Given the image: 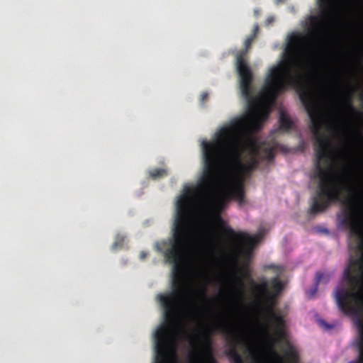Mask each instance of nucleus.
<instances>
[{
	"mask_svg": "<svg viewBox=\"0 0 363 363\" xmlns=\"http://www.w3.org/2000/svg\"><path fill=\"white\" fill-rule=\"evenodd\" d=\"M235 199L242 205L245 201V186H243V179L239 178L235 184L228 182L226 189L220 194L214 203V215L221 211L225 205L231 200Z\"/></svg>",
	"mask_w": 363,
	"mask_h": 363,
	"instance_id": "nucleus-5",
	"label": "nucleus"
},
{
	"mask_svg": "<svg viewBox=\"0 0 363 363\" xmlns=\"http://www.w3.org/2000/svg\"><path fill=\"white\" fill-rule=\"evenodd\" d=\"M191 306H192L191 314L196 315L199 311V306L197 302L194 299L191 300Z\"/></svg>",
	"mask_w": 363,
	"mask_h": 363,
	"instance_id": "nucleus-21",
	"label": "nucleus"
},
{
	"mask_svg": "<svg viewBox=\"0 0 363 363\" xmlns=\"http://www.w3.org/2000/svg\"><path fill=\"white\" fill-rule=\"evenodd\" d=\"M196 296L205 301H209L210 298L207 296V286L206 284H203L196 291Z\"/></svg>",
	"mask_w": 363,
	"mask_h": 363,
	"instance_id": "nucleus-18",
	"label": "nucleus"
},
{
	"mask_svg": "<svg viewBox=\"0 0 363 363\" xmlns=\"http://www.w3.org/2000/svg\"><path fill=\"white\" fill-rule=\"evenodd\" d=\"M260 150V147L256 143H252L251 144V149L250 152V158H253L254 157L255 158H257V156L259 155Z\"/></svg>",
	"mask_w": 363,
	"mask_h": 363,
	"instance_id": "nucleus-19",
	"label": "nucleus"
},
{
	"mask_svg": "<svg viewBox=\"0 0 363 363\" xmlns=\"http://www.w3.org/2000/svg\"><path fill=\"white\" fill-rule=\"evenodd\" d=\"M269 309V312L265 313V315L267 320L274 325L279 335L281 337H283L284 335V331L283 330L284 326V319L282 315L277 313L275 310L272 311V308Z\"/></svg>",
	"mask_w": 363,
	"mask_h": 363,
	"instance_id": "nucleus-8",
	"label": "nucleus"
},
{
	"mask_svg": "<svg viewBox=\"0 0 363 363\" xmlns=\"http://www.w3.org/2000/svg\"><path fill=\"white\" fill-rule=\"evenodd\" d=\"M254 13H255V15L256 16H259V10L258 9H255Z\"/></svg>",
	"mask_w": 363,
	"mask_h": 363,
	"instance_id": "nucleus-30",
	"label": "nucleus"
},
{
	"mask_svg": "<svg viewBox=\"0 0 363 363\" xmlns=\"http://www.w3.org/2000/svg\"><path fill=\"white\" fill-rule=\"evenodd\" d=\"M355 90H356V86H354L352 84L349 85L347 96L345 98V108L348 111H350L352 113H355V114L358 115L359 117L362 118L363 113L362 112H358L355 109V108L354 107V106L352 103V96H353V94H354V92Z\"/></svg>",
	"mask_w": 363,
	"mask_h": 363,
	"instance_id": "nucleus-12",
	"label": "nucleus"
},
{
	"mask_svg": "<svg viewBox=\"0 0 363 363\" xmlns=\"http://www.w3.org/2000/svg\"><path fill=\"white\" fill-rule=\"evenodd\" d=\"M250 115L233 119L230 123L220 128L212 141H203V174L194 186H186L185 194L177 202V212L172 229V237L163 242V251L167 262L173 264L172 291L160 294L157 299L163 310H181V299L190 291L184 280L182 269L186 252L191 240V207L196 199L208 196L220 182L224 162L229 161L235 169L228 182L235 184L239 178L250 174L259 161L250 158L244 163L242 160L243 148L242 136L245 133L259 131L269 116V111L262 105L248 106Z\"/></svg>",
	"mask_w": 363,
	"mask_h": 363,
	"instance_id": "nucleus-1",
	"label": "nucleus"
},
{
	"mask_svg": "<svg viewBox=\"0 0 363 363\" xmlns=\"http://www.w3.org/2000/svg\"><path fill=\"white\" fill-rule=\"evenodd\" d=\"M188 337L189 338L191 344L192 345H195V338H194V336L188 335Z\"/></svg>",
	"mask_w": 363,
	"mask_h": 363,
	"instance_id": "nucleus-25",
	"label": "nucleus"
},
{
	"mask_svg": "<svg viewBox=\"0 0 363 363\" xmlns=\"http://www.w3.org/2000/svg\"><path fill=\"white\" fill-rule=\"evenodd\" d=\"M208 93H206V92H203V93H202V94H201V99H200V100H201V103L204 104V103H205V101L207 100V99H208Z\"/></svg>",
	"mask_w": 363,
	"mask_h": 363,
	"instance_id": "nucleus-24",
	"label": "nucleus"
},
{
	"mask_svg": "<svg viewBox=\"0 0 363 363\" xmlns=\"http://www.w3.org/2000/svg\"><path fill=\"white\" fill-rule=\"evenodd\" d=\"M277 1V3L279 4L280 2H282L284 0H276Z\"/></svg>",
	"mask_w": 363,
	"mask_h": 363,
	"instance_id": "nucleus-31",
	"label": "nucleus"
},
{
	"mask_svg": "<svg viewBox=\"0 0 363 363\" xmlns=\"http://www.w3.org/2000/svg\"><path fill=\"white\" fill-rule=\"evenodd\" d=\"M275 354L277 355V357L281 360V357L279 356L278 353H275Z\"/></svg>",
	"mask_w": 363,
	"mask_h": 363,
	"instance_id": "nucleus-32",
	"label": "nucleus"
},
{
	"mask_svg": "<svg viewBox=\"0 0 363 363\" xmlns=\"http://www.w3.org/2000/svg\"><path fill=\"white\" fill-rule=\"evenodd\" d=\"M283 351L284 357L288 363H299L298 354L289 342H286Z\"/></svg>",
	"mask_w": 363,
	"mask_h": 363,
	"instance_id": "nucleus-11",
	"label": "nucleus"
},
{
	"mask_svg": "<svg viewBox=\"0 0 363 363\" xmlns=\"http://www.w3.org/2000/svg\"><path fill=\"white\" fill-rule=\"evenodd\" d=\"M280 129L284 131H289L294 127V122L290 117L284 111H281L279 116Z\"/></svg>",
	"mask_w": 363,
	"mask_h": 363,
	"instance_id": "nucleus-13",
	"label": "nucleus"
},
{
	"mask_svg": "<svg viewBox=\"0 0 363 363\" xmlns=\"http://www.w3.org/2000/svg\"><path fill=\"white\" fill-rule=\"evenodd\" d=\"M270 284L273 289L272 292H274L278 295L282 291V289L284 288V284H283L282 281L278 277L272 279L270 281Z\"/></svg>",
	"mask_w": 363,
	"mask_h": 363,
	"instance_id": "nucleus-17",
	"label": "nucleus"
},
{
	"mask_svg": "<svg viewBox=\"0 0 363 363\" xmlns=\"http://www.w3.org/2000/svg\"><path fill=\"white\" fill-rule=\"evenodd\" d=\"M214 221L224 235L231 241L234 255L248 262L250 260L255 245L260 241L261 235H250L243 232H236L221 217L220 212L214 215Z\"/></svg>",
	"mask_w": 363,
	"mask_h": 363,
	"instance_id": "nucleus-4",
	"label": "nucleus"
},
{
	"mask_svg": "<svg viewBox=\"0 0 363 363\" xmlns=\"http://www.w3.org/2000/svg\"><path fill=\"white\" fill-rule=\"evenodd\" d=\"M150 177L152 179H158L167 175V170L164 168H157L149 172Z\"/></svg>",
	"mask_w": 363,
	"mask_h": 363,
	"instance_id": "nucleus-16",
	"label": "nucleus"
},
{
	"mask_svg": "<svg viewBox=\"0 0 363 363\" xmlns=\"http://www.w3.org/2000/svg\"><path fill=\"white\" fill-rule=\"evenodd\" d=\"M321 16L330 19L335 12L337 0H318Z\"/></svg>",
	"mask_w": 363,
	"mask_h": 363,
	"instance_id": "nucleus-7",
	"label": "nucleus"
},
{
	"mask_svg": "<svg viewBox=\"0 0 363 363\" xmlns=\"http://www.w3.org/2000/svg\"><path fill=\"white\" fill-rule=\"evenodd\" d=\"M356 325L359 332V337L357 341V347L358 350L357 359L349 363H363V320L360 318L356 320Z\"/></svg>",
	"mask_w": 363,
	"mask_h": 363,
	"instance_id": "nucleus-10",
	"label": "nucleus"
},
{
	"mask_svg": "<svg viewBox=\"0 0 363 363\" xmlns=\"http://www.w3.org/2000/svg\"><path fill=\"white\" fill-rule=\"evenodd\" d=\"M254 289L264 301V313H269L270 310L269 308H272V311H274L276 299L278 294L269 289L268 282L266 280H264L259 284H255Z\"/></svg>",
	"mask_w": 363,
	"mask_h": 363,
	"instance_id": "nucleus-6",
	"label": "nucleus"
},
{
	"mask_svg": "<svg viewBox=\"0 0 363 363\" xmlns=\"http://www.w3.org/2000/svg\"><path fill=\"white\" fill-rule=\"evenodd\" d=\"M216 330L225 337L227 347L224 354L230 363H265L260 354L249 345L239 326L223 320L217 325ZM202 346L206 354V363H218L212 354L209 334L204 335Z\"/></svg>",
	"mask_w": 363,
	"mask_h": 363,
	"instance_id": "nucleus-3",
	"label": "nucleus"
},
{
	"mask_svg": "<svg viewBox=\"0 0 363 363\" xmlns=\"http://www.w3.org/2000/svg\"><path fill=\"white\" fill-rule=\"evenodd\" d=\"M201 350L200 347H196L190 354L191 359H196L201 357Z\"/></svg>",
	"mask_w": 363,
	"mask_h": 363,
	"instance_id": "nucleus-20",
	"label": "nucleus"
},
{
	"mask_svg": "<svg viewBox=\"0 0 363 363\" xmlns=\"http://www.w3.org/2000/svg\"><path fill=\"white\" fill-rule=\"evenodd\" d=\"M361 100L363 101V95L361 96Z\"/></svg>",
	"mask_w": 363,
	"mask_h": 363,
	"instance_id": "nucleus-33",
	"label": "nucleus"
},
{
	"mask_svg": "<svg viewBox=\"0 0 363 363\" xmlns=\"http://www.w3.org/2000/svg\"><path fill=\"white\" fill-rule=\"evenodd\" d=\"M255 38L250 35L245 41V50L236 55V67L240 76V86L242 96L247 102L248 106L273 104L279 94L289 86L301 87L300 99L309 116L310 128L315 137L317 146L315 152L316 177L318 184H339L334 178L331 164L333 145L330 138L322 133L323 116L312 91L303 87L307 78L303 71V64L301 60L303 36L294 34L289 37V44L285 51V59L269 70L264 86L259 94L254 97L252 83V72L245 60V57L251 48Z\"/></svg>",
	"mask_w": 363,
	"mask_h": 363,
	"instance_id": "nucleus-2",
	"label": "nucleus"
},
{
	"mask_svg": "<svg viewBox=\"0 0 363 363\" xmlns=\"http://www.w3.org/2000/svg\"><path fill=\"white\" fill-rule=\"evenodd\" d=\"M358 136L360 138V140H363V135L359 130L358 131Z\"/></svg>",
	"mask_w": 363,
	"mask_h": 363,
	"instance_id": "nucleus-28",
	"label": "nucleus"
},
{
	"mask_svg": "<svg viewBox=\"0 0 363 363\" xmlns=\"http://www.w3.org/2000/svg\"><path fill=\"white\" fill-rule=\"evenodd\" d=\"M238 283L240 285L239 292L240 294H243V290H244V281L242 278L238 277L237 278Z\"/></svg>",
	"mask_w": 363,
	"mask_h": 363,
	"instance_id": "nucleus-22",
	"label": "nucleus"
},
{
	"mask_svg": "<svg viewBox=\"0 0 363 363\" xmlns=\"http://www.w3.org/2000/svg\"><path fill=\"white\" fill-rule=\"evenodd\" d=\"M122 242H123V240H121V242H119L118 241H116V242L114 243L113 246H114V247H116L117 245H122Z\"/></svg>",
	"mask_w": 363,
	"mask_h": 363,
	"instance_id": "nucleus-29",
	"label": "nucleus"
},
{
	"mask_svg": "<svg viewBox=\"0 0 363 363\" xmlns=\"http://www.w3.org/2000/svg\"><path fill=\"white\" fill-rule=\"evenodd\" d=\"M332 274H328V273H323V272H317L316 273V276H315V284H316V287L315 288V289L312 291V295L315 294L317 291V286L320 283V282H325V283H327L329 281L330 277H331Z\"/></svg>",
	"mask_w": 363,
	"mask_h": 363,
	"instance_id": "nucleus-15",
	"label": "nucleus"
},
{
	"mask_svg": "<svg viewBox=\"0 0 363 363\" xmlns=\"http://www.w3.org/2000/svg\"><path fill=\"white\" fill-rule=\"evenodd\" d=\"M322 20L315 16L311 17V27L308 30L310 38L315 42L320 40L323 33Z\"/></svg>",
	"mask_w": 363,
	"mask_h": 363,
	"instance_id": "nucleus-9",
	"label": "nucleus"
},
{
	"mask_svg": "<svg viewBox=\"0 0 363 363\" xmlns=\"http://www.w3.org/2000/svg\"><path fill=\"white\" fill-rule=\"evenodd\" d=\"M140 258H141L142 259H144L146 257L147 254H146L145 252H142L140 253Z\"/></svg>",
	"mask_w": 363,
	"mask_h": 363,
	"instance_id": "nucleus-27",
	"label": "nucleus"
},
{
	"mask_svg": "<svg viewBox=\"0 0 363 363\" xmlns=\"http://www.w3.org/2000/svg\"><path fill=\"white\" fill-rule=\"evenodd\" d=\"M259 25L255 24L253 27L252 33L250 34V35L252 36L253 38H256L258 35V33H259Z\"/></svg>",
	"mask_w": 363,
	"mask_h": 363,
	"instance_id": "nucleus-23",
	"label": "nucleus"
},
{
	"mask_svg": "<svg viewBox=\"0 0 363 363\" xmlns=\"http://www.w3.org/2000/svg\"><path fill=\"white\" fill-rule=\"evenodd\" d=\"M274 17H272V16L268 17L266 21V24L269 25V24L272 23L274 21Z\"/></svg>",
	"mask_w": 363,
	"mask_h": 363,
	"instance_id": "nucleus-26",
	"label": "nucleus"
},
{
	"mask_svg": "<svg viewBox=\"0 0 363 363\" xmlns=\"http://www.w3.org/2000/svg\"><path fill=\"white\" fill-rule=\"evenodd\" d=\"M277 143H273L272 145H268L263 147V157L267 160L271 161L274 157V152L277 148Z\"/></svg>",
	"mask_w": 363,
	"mask_h": 363,
	"instance_id": "nucleus-14",
	"label": "nucleus"
}]
</instances>
